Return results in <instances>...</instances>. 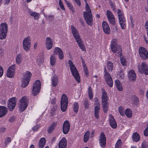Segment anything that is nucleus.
<instances>
[{"label": "nucleus", "mask_w": 148, "mask_h": 148, "mask_svg": "<svg viewBox=\"0 0 148 148\" xmlns=\"http://www.w3.org/2000/svg\"><path fill=\"white\" fill-rule=\"evenodd\" d=\"M118 40L115 38L113 39L110 42V47L112 52L116 56H121L122 48L121 46L117 44Z\"/></svg>", "instance_id": "f257e3e1"}, {"label": "nucleus", "mask_w": 148, "mask_h": 148, "mask_svg": "<svg viewBox=\"0 0 148 148\" xmlns=\"http://www.w3.org/2000/svg\"><path fill=\"white\" fill-rule=\"evenodd\" d=\"M86 11L84 12V16L87 23L89 25H92V17L91 10L86 3L85 6Z\"/></svg>", "instance_id": "f03ea898"}, {"label": "nucleus", "mask_w": 148, "mask_h": 148, "mask_svg": "<svg viewBox=\"0 0 148 148\" xmlns=\"http://www.w3.org/2000/svg\"><path fill=\"white\" fill-rule=\"evenodd\" d=\"M68 63L71 73L76 81L78 82L80 81V76L76 66L70 60H68Z\"/></svg>", "instance_id": "7ed1b4c3"}, {"label": "nucleus", "mask_w": 148, "mask_h": 148, "mask_svg": "<svg viewBox=\"0 0 148 148\" xmlns=\"http://www.w3.org/2000/svg\"><path fill=\"white\" fill-rule=\"evenodd\" d=\"M108 98L106 92L104 90H103L101 95V101L103 110L105 112H107L108 109Z\"/></svg>", "instance_id": "20e7f679"}, {"label": "nucleus", "mask_w": 148, "mask_h": 148, "mask_svg": "<svg viewBox=\"0 0 148 148\" xmlns=\"http://www.w3.org/2000/svg\"><path fill=\"white\" fill-rule=\"evenodd\" d=\"M32 75L30 72L27 71L24 75L23 77L22 78L21 86L24 88L26 87L29 84L30 79Z\"/></svg>", "instance_id": "39448f33"}, {"label": "nucleus", "mask_w": 148, "mask_h": 148, "mask_svg": "<svg viewBox=\"0 0 148 148\" xmlns=\"http://www.w3.org/2000/svg\"><path fill=\"white\" fill-rule=\"evenodd\" d=\"M8 31V25L6 23H1L0 25V39H5Z\"/></svg>", "instance_id": "423d86ee"}, {"label": "nucleus", "mask_w": 148, "mask_h": 148, "mask_svg": "<svg viewBox=\"0 0 148 148\" xmlns=\"http://www.w3.org/2000/svg\"><path fill=\"white\" fill-rule=\"evenodd\" d=\"M28 103V101L27 97H23L20 100L19 103V110L22 112L24 111L27 107Z\"/></svg>", "instance_id": "0eeeda50"}, {"label": "nucleus", "mask_w": 148, "mask_h": 148, "mask_svg": "<svg viewBox=\"0 0 148 148\" xmlns=\"http://www.w3.org/2000/svg\"><path fill=\"white\" fill-rule=\"evenodd\" d=\"M41 83L38 80H36L34 83L32 88V93L34 96L38 93L40 89Z\"/></svg>", "instance_id": "6e6552de"}, {"label": "nucleus", "mask_w": 148, "mask_h": 148, "mask_svg": "<svg viewBox=\"0 0 148 148\" xmlns=\"http://www.w3.org/2000/svg\"><path fill=\"white\" fill-rule=\"evenodd\" d=\"M68 103V99L66 95L63 94L62 95L60 102L61 108L62 112H64L66 110Z\"/></svg>", "instance_id": "1a4fd4ad"}, {"label": "nucleus", "mask_w": 148, "mask_h": 148, "mask_svg": "<svg viewBox=\"0 0 148 148\" xmlns=\"http://www.w3.org/2000/svg\"><path fill=\"white\" fill-rule=\"evenodd\" d=\"M104 77L105 80L108 86L112 87L113 85V82L110 75L108 72L106 68L104 69Z\"/></svg>", "instance_id": "9d476101"}, {"label": "nucleus", "mask_w": 148, "mask_h": 148, "mask_svg": "<svg viewBox=\"0 0 148 148\" xmlns=\"http://www.w3.org/2000/svg\"><path fill=\"white\" fill-rule=\"evenodd\" d=\"M138 68L140 74L144 73L148 75V66L145 63L143 62L140 65L138 64Z\"/></svg>", "instance_id": "9b49d317"}, {"label": "nucleus", "mask_w": 148, "mask_h": 148, "mask_svg": "<svg viewBox=\"0 0 148 148\" xmlns=\"http://www.w3.org/2000/svg\"><path fill=\"white\" fill-rule=\"evenodd\" d=\"M23 49L26 51H28L31 47V39L29 36L26 37L24 38L23 42Z\"/></svg>", "instance_id": "f8f14e48"}, {"label": "nucleus", "mask_w": 148, "mask_h": 148, "mask_svg": "<svg viewBox=\"0 0 148 148\" xmlns=\"http://www.w3.org/2000/svg\"><path fill=\"white\" fill-rule=\"evenodd\" d=\"M16 65L13 64L9 67L7 72V76L9 78L13 77L15 74Z\"/></svg>", "instance_id": "ddd939ff"}, {"label": "nucleus", "mask_w": 148, "mask_h": 148, "mask_svg": "<svg viewBox=\"0 0 148 148\" xmlns=\"http://www.w3.org/2000/svg\"><path fill=\"white\" fill-rule=\"evenodd\" d=\"M139 53L140 56L143 59H146L148 58V53L147 50L143 47H140L139 49Z\"/></svg>", "instance_id": "4468645a"}, {"label": "nucleus", "mask_w": 148, "mask_h": 148, "mask_svg": "<svg viewBox=\"0 0 148 148\" xmlns=\"http://www.w3.org/2000/svg\"><path fill=\"white\" fill-rule=\"evenodd\" d=\"M106 15L108 20L111 24L114 25L115 23V20L114 16L112 12L108 10L106 12Z\"/></svg>", "instance_id": "2eb2a0df"}, {"label": "nucleus", "mask_w": 148, "mask_h": 148, "mask_svg": "<svg viewBox=\"0 0 148 148\" xmlns=\"http://www.w3.org/2000/svg\"><path fill=\"white\" fill-rule=\"evenodd\" d=\"M16 98L14 97L8 100V107L10 110L12 111L16 105Z\"/></svg>", "instance_id": "dca6fc26"}, {"label": "nucleus", "mask_w": 148, "mask_h": 148, "mask_svg": "<svg viewBox=\"0 0 148 148\" xmlns=\"http://www.w3.org/2000/svg\"><path fill=\"white\" fill-rule=\"evenodd\" d=\"M71 27L72 33L76 41L81 38L76 28L73 25H71Z\"/></svg>", "instance_id": "f3484780"}, {"label": "nucleus", "mask_w": 148, "mask_h": 148, "mask_svg": "<svg viewBox=\"0 0 148 148\" xmlns=\"http://www.w3.org/2000/svg\"><path fill=\"white\" fill-rule=\"evenodd\" d=\"M99 140L100 146L102 147H104L106 144V137L103 133H101Z\"/></svg>", "instance_id": "a211bd4d"}, {"label": "nucleus", "mask_w": 148, "mask_h": 148, "mask_svg": "<svg viewBox=\"0 0 148 148\" xmlns=\"http://www.w3.org/2000/svg\"><path fill=\"white\" fill-rule=\"evenodd\" d=\"M53 42L52 39L49 37H47L45 40V45L47 50H50L52 47Z\"/></svg>", "instance_id": "6ab92c4d"}, {"label": "nucleus", "mask_w": 148, "mask_h": 148, "mask_svg": "<svg viewBox=\"0 0 148 148\" xmlns=\"http://www.w3.org/2000/svg\"><path fill=\"white\" fill-rule=\"evenodd\" d=\"M70 128V125L69 122L68 121H65L63 124V133L65 134H67L69 132Z\"/></svg>", "instance_id": "aec40b11"}, {"label": "nucleus", "mask_w": 148, "mask_h": 148, "mask_svg": "<svg viewBox=\"0 0 148 148\" xmlns=\"http://www.w3.org/2000/svg\"><path fill=\"white\" fill-rule=\"evenodd\" d=\"M128 77L129 79L132 82L135 81L136 79V75L135 72L134 70L129 71L128 73Z\"/></svg>", "instance_id": "412c9836"}, {"label": "nucleus", "mask_w": 148, "mask_h": 148, "mask_svg": "<svg viewBox=\"0 0 148 148\" xmlns=\"http://www.w3.org/2000/svg\"><path fill=\"white\" fill-rule=\"evenodd\" d=\"M102 27L104 32L107 34H109L110 32V28L108 23L105 21L102 23Z\"/></svg>", "instance_id": "4be33fe9"}, {"label": "nucleus", "mask_w": 148, "mask_h": 148, "mask_svg": "<svg viewBox=\"0 0 148 148\" xmlns=\"http://www.w3.org/2000/svg\"><path fill=\"white\" fill-rule=\"evenodd\" d=\"M120 24L122 29H124L126 26L125 24V20L123 15H121L118 17Z\"/></svg>", "instance_id": "5701e85b"}, {"label": "nucleus", "mask_w": 148, "mask_h": 148, "mask_svg": "<svg viewBox=\"0 0 148 148\" xmlns=\"http://www.w3.org/2000/svg\"><path fill=\"white\" fill-rule=\"evenodd\" d=\"M109 122L110 126L112 128L114 129L116 128L117 127L116 123L115 121L113 116L111 115H109Z\"/></svg>", "instance_id": "b1692460"}, {"label": "nucleus", "mask_w": 148, "mask_h": 148, "mask_svg": "<svg viewBox=\"0 0 148 148\" xmlns=\"http://www.w3.org/2000/svg\"><path fill=\"white\" fill-rule=\"evenodd\" d=\"M67 142L65 138L63 137L60 141L58 147L59 148H66Z\"/></svg>", "instance_id": "393cba45"}, {"label": "nucleus", "mask_w": 148, "mask_h": 148, "mask_svg": "<svg viewBox=\"0 0 148 148\" xmlns=\"http://www.w3.org/2000/svg\"><path fill=\"white\" fill-rule=\"evenodd\" d=\"M8 112L7 109L6 107L0 106V117L4 116Z\"/></svg>", "instance_id": "a878e982"}, {"label": "nucleus", "mask_w": 148, "mask_h": 148, "mask_svg": "<svg viewBox=\"0 0 148 148\" xmlns=\"http://www.w3.org/2000/svg\"><path fill=\"white\" fill-rule=\"evenodd\" d=\"M113 67V63L109 61L107 63L106 67H105L104 69L106 68L108 72V73L112 71Z\"/></svg>", "instance_id": "bb28decb"}, {"label": "nucleus", "mask_w": 148, "mask_h": 148, "mask_svg": "<svg viewBox=\"0 0 148 148\" xmlns=\"http://www.w3.org/2000/svg\"><path fill=\"white\" fill-rule=\"evenodd\" d=\"M76 41L81 49L83 51H86L85 47L82 41V38L76 40Z\"/></svg>", "instance_id": "cd10ccee"}, {"label": "nucleus", "mask_w": 148, "mask_h": 148, "mask_svg": "<svg viewBox=\"0 0 148 148\" xmlns=\"http://www.w3.org/2000/svg\"><path fill=\"white\" fill-rule=\"evenodd\" d=\"M57 123L56 122H53L49 126L47 130V131L49 133H51L54 130L56 127Z\"/></svg>", "instance_id": "c85d7f7f"}, {"label": "nucleus", "mask_w": 148, "mask_h": 148, "mask_svg": "<svg viewBox=\"0 0 148 148\" xmlns=\"http://www.w3.org/2000/svg\"><path fill=\"white\" fill-rule=\"evenodd\" d=\"M115 84L117 89L120 91H122L123 90L122 86L120 81L118 79L115 81Z\"/></svg>", "instance_id": "c756f323"}, {"label": "nucleus", "mask_w": 148, "mask_h": 148, "mask_svg": "<svg viewBox=\"0 0 148 148\" xmlns=\"http://www.w3.org/2000/svg\"><path fill=\"white\" fill-rule=\"evenodd\" d=\"M46 139L44 138H41L39 142V148H43L45 145Z\"/></svg>", "instance_id": "7c9ffc66"}, {"label": "nucleus", "mask_w": 148, "mask_h": 148, "mask_svg": "<svg viewBox=\"0 0 148 148\" xmlns=\"http://www.w3.org/2000/svg\"><path fill=\"white\" fill-rule=\"evenodd\" d=\"M51 82L52 85L54 87H56L58 82V78L56 75H54L51 78Z\"/></svg>", "instance_id": "2f4dec72"}, {"label": "nucleus", "mask_w": 148, "mask_h": 148, "mask_svg": "<svg viewBox=\"0 0 148 148\" xmlns=\"http://www.w3.org/2000/svg\"><path fill=\"white\" fill-rule=\"evenodd\" d=\"M140 136L137 132H135L133 134L132 136V140L134 141L137 142L140 139Z\"/></svg>", "instance_id": "473e14b6"}, {"label": "nucleus", "mask_w": 148, "mask_h": 148, "mask_svg": "<svg viewBox=\"0 0 148 148\" xmlns=\"http://www.w3.org/2000/svg\"><path fill=\"white\" fill-rule=\"evenodd\" d=\"M23 58L21 55L20 54H18L16 57V62L17 64H20L22 62Z\"/></svg>", "instance_id": "72a5a7b5"}, {"label": "nucleus", "mask_w": 148, "mask_h": 148, "mask_svg": "<svg viewBox=\"0 0 148 148\" xmlns=\"http://www.w3.org/2000/svg\"><path fill=\"white\" fill-rule=\"evenodd\" d=\"M56 62V57L54 55H52L50 57V63L51 66H54Z\"/></svg>", "instance_id": "f704fd0d"}, {"label": "nucleus", "mask_w": 148, "mask_h": 148, "mask_svg": "<svg viewBox=\"0 0 148 148\" xmlns=\"http://www.w3.org/2000/svg\"><path fill=\"white\" fill-rule=\"evenodd\" d=\"M82 60H83L82 58ZM82 64L84 69V73L86 76H87L88 74V71L87 67L86 66V64L83 60H82Z\"/></svg>", "instance_id": "c9c22d12"}, {"label": "nucleus", "mask_w": 148, "mask_h": 148, "mask_svg": "<svg viewBox=\"0 0 148 148\" xmlns=\"http://www.w3.org/2000/svg\"><path fill=\"white\" fill-rule=\"evenodd\" d=\"M125 114L126 116L129 118L131 117L132 116V111L129 108H127L125 110Z\"/></svg>", "instance_id": "e433bc0d"}, {"label": "nucleus", "mask_w": 148, "mask_h": 148, "mask_svg": "<svg viewBox=\"0 0 148 148\" xmlns=\"http://www.w3.org/2000/svg\"><path fill=\"white\" fill-rule=\"evenodd\" d=\"M62 51V49L58 47H55L53 50V53L52 55H58Z\"/></svg>", "instance_id": "4c0bfd02"}, {"label": "nucleus", "mask_w": 148, "mask_h": 148, "mask_svg": "<svg viewBox=\"0 0 148 148\" xmlns=\"http://www.w3.org/2000/svg\"><path fill=\"white\" fill-rule=\"evenodd\" d=\"M73 109L74 112L75 113H77L79 109L78 103L77 102L74 103L73 105Z\"/></svg>", "instance_id": "58836bf2"}, {"label": "nucleus", "mask_w": 148, "mask_h": 148, "mask_svg": "<svg viewBox=\"0 0 148 148\" xmlns=\"http://www.w3.org/2000/svg\"><path fill=\"white\" fill-rule=\"evenodd\" d=\"M90 134L89 131H87L85 134L84 136V141L85 143L88 140Z\"/></svg>", "instance_id": "ea45409f"}, {"label": "nucleus", "mask_w": 148, "mask_h": 148, "mask_svg": "<svg viewBox=\"0 0 148 148\" xmlns=\"http://www.w3.org/2000/svg\"><path fill=\"white\" fill-rule=\"evenodd\" d=\"M65 1L68 7L71 10V11L72 12H74V10L71 3L69 1L66 0H65Z\"/></svg>", "instance_id": "a19ab883"}, {"label": "nucleus", "mask_w": 148, "mask_h": 148, "mask_svg": "<svg viewBox=\"0 0 148 148\" xmlns=\"http://www.w3.org/2000/svg\"><path fill=\"white\" fill-rule=\"evenodd\" d=\"M30 15L34 16V19L36 20H38L39 18V14L35 12H33L30 14Z\"/></svg>", "instance_id": "79ce46f5"}, {"label": "nucleus", "mask_w": 148, "mask_h": 148, "mask_svg": "<svg viewBox=\"0 0 148 148\" xmlns=\"http://www.w3.org/2000/svg\"><path fill=\"white\" fill-rule=\"evenodd\" d=\"M88 95L90 99L92 100L93 97V94L90 87H89L88 88Z\"/></svg>", "instance_id": "37998d69"}, {"label": "nucleus", "mask_w": 148, "mask_h": 148, "mask_svg": "<svg viewBox=\"0 0 148 148\" xmlns=\"http://www.w3.org/2000/svg\"><path fill=\"white\" fill-rule=\"evenodd\" d=\"M119 111L120 114L122 116L124 115V108L122 106H120L119 108Z\"/></svg>", "instance_id": "c03bdc74"}, {"label": "nucleus", "mask_w": 148, "mask_h": 148, "mask_svg": "<svg viewBox=\"0 0 148 148\" xmlns=\"http://www.w3.org/2000/svg\"><path fill=\"white\" fill-rule=\"evenodd\" d=\"M100 109L98 108H96V109H95V117L97 119L99 118V111Z\"/></svg>", "instance_id": "a18cd8bd"}, {"label": "nucleus", "mask_w": 148, "mask_h": 148, "mask_svg": "<svg viewBox=\"0 0 148 148\" xmlns=\"http://www.w3.org/2000/svg\"><path fill=\"white\" fill-rule=\"evenodd\" d=\"M122 144L121 140L120 139L116 143L115 148H121Z\"/></svg>", "instance_id": "49530a36"}, {"label": "nucleus", "mask_w": 148, "mask_h": 148, "mask_svg": "<svg viewBox=\"0 0 148 148\" xmlns=\"http://www.w3.org/2000/svg\"><path fill=\"white\" fill-rule=\"evenodd\" d=\"M11 141V138L8 137H7L5 139L4 141V144L5 145H8L9 143H10Z\"/></svg>", "instance_id": "de8ad7c7"}, {"label": "nucleus", "mask_w": 148, "mask_h": 148, "mask_svg": "<svg viewBox=\"0 0 148 148\" xmlns=\"http://www.w3.org/2000/svg\"><path fill=\"white\" fill-rule=\"evenodd\" d=\"M56 109L55 108H53L51 110L50 113L51 116H53L56 114Z\"/></svg>", "instance_id": "09e8293b"}, {"label": "nucleus", "mask_w": 148, "mask_h": 148, "mask_svg": "<svg viewBox=\"0 0 148 148\" xmlns=\"http://www.w3.org/2000/svg\"><path fill=\"white\" fill-rule=\"evenodd\" d=\"M142 148H147L148 147V143L145 141H144L142 144Z\"/></svg>", "instance_id": "8fccbe9b"}, {"label": "nucleus", "mask_w": 148, "mask_h": 148, "mask_svg": "<svg viewBox=\"0 0 148 148\" xmlns=\"http://www.w3.org/2000/svg\"><path fill=\"white\" fill-rule=\"evenodd\" d=\"M121 62L122 65H125L126 61L124 57H121Z\"/></svg>", "instance_id": "3c124183"}, {"label": "nucleus", "mask_w": 148, "mask_h": 148, "mask_svg": "<svg viewBox=\"0 0 148 148\" xmlns=\"http://www.w3.org/2000/svg\"><path fill=\"white\" fill-rule=\"evenodd\" d=\"M144 134L145 136H148V123L147 124V127L144 131Z\"/></svg>", "instance_id": "603ef678"}, {"label": "nucleus", "mask_w": 148, "mask_h": 148, "mask_svg": "<svg viewBox=\"0 0 148 148\" xmlns=\"http://www.w3.org/2000/svg\"><path fill=\"white\" fill-rule=\"evenodd\" d=\"M58 57L60 60H62L64 58V56L62 51L60 52L58 55Z\"/></svg>", "instance_id": "864d4df0"}, {"label": "nucleus", "mask_w": 148, "mask_h": 148, "mask_svg": "<svg viewBox=\"0 0 148 148\" xmlns=\"http://www.w3.org/2000/svg\"><path fill=\"white\" fill-rule=\"evenodd\" d=\"M139 101L137 97H134L133 103L134 104L136 105H137Z\"/></svg>", "instance_id": "5fc2aeb1"}, {"label": "nucleus", "mask_w": 148, "mask_h": 148, "mask_svg": "<svg viewBox=\"0 0 148 148\" xmlns=\"http://www.w3.org/2000/svg\"><path fill=\"white\" fill-rule=\"evenodd\" d=\"M89 103L88 100L86 99L84 102V105L85 108L86 109H88L89 108Z\"/></svg>", "instance_id": "6e6d98bb"}, {"label": "nucleus", "mask_w": 148, "mask_h": 148, "mask_svg": "<svg viewBox=\"0 0 148 148\" xmlns=\"http://www.w3.org/2000/svg\"><path fill=\"white\" fill-rule=\"evenodd\" d=\"M59 5L62 10H65V8L61 0H59Z\"/></svg>", "instance_id": "4d7b16f0"}, {"label": "nucleus", "mask_w": 148, "mask_h": 148, "mask_svg": "<svg viewBox=\"0 0 148 148\" xmlns=\"http://www.w3.org/2000/svg\"><path fill=\"white\" fill-rule=\"evenodd\" d=\"M95 109H96V108L97 107L99 109H100V104L99 101L95 102Z\"/></svg>", "instance_id": "13d9d810"}, {"label": "nucleus", "mask_w": 148, "mask_h": 148, "mask_svg": "<svg viewBox=\"0 0 148 148\" xmlns=\"http://www.w3.org/2000/svg\"><path fill=\"white\" fill-rule=\"evenodd\" d=\"M40 128L39 125H35L32 128L34 131H36Z\"/></svg>", "instance_id": "bf43d9fd"}, {"label": "nucleus", "mask_w": 148, "mask_h": 148, "mask_svg": "<svg viewBox=\"0 0 148 148\" xmlns=\"http://www.w3.org/2000/svg\"><path fill=\"white\" fill-rule=\"evenodd\" d=\"M117 13L118 17L121 16L123 15V12L122 11L119 9L117 10Z\"/></svg>", "instance_id": "052dcab7"}, {"label": "nucleus", "mask_w": 148, "mask_h": 148, "mask_svg": "<svg viewBox=\"0 0 148 148\" xmlns=\"http://www.w3.org/2000/svg\"><path fill=\"white\" fill-rule=\"evenodd\" d=\"M3 73V68L0 66V77H1Z\"/></svg>", "instance_id": "680f3d73"}, {"label": "nucleus", "mask_w": 148, "mask_h": 148, "mask_svg": "<svg viewBox=\"0 0 148 148\" xmlns=\"http://www.w3.org/2000/svg\"><path fill=\"white\" fill-rule=\"evenodd\" d=\"M145 27L146 30L147 32V35H148V21H147L145 22Z\"/></svg>", "instance_id": "e2e57ef3"}, {"label": "nucleus", "mask_w": 148, "mask_h": 148, "mask_svg": "<svg viewBox=\"0 0 148 148\" xmlns=\"http://www.w3.org/2000/svg\"><path fill=\"white\" fill-rule=\"evenodd\" d=\"M56 101V99L55 98H52L51 100V103L52 104H55Z\"/></svg>", "instance_id": "0e129e2a"}, {"label": "nucleus", "mask_w": 148, "mask_h": 148, "mask_svg": "<svg viewBox=\"0 0 148 148\" xmlns=\"http://www.w3.org/2000/svg\"><path fill=\"white\" fill-rule=\"evenodd\" d=\"M6 130L5 128L4 127H2L0 130V132H3L5 131Z\"/></svg>", "instance_id": "69168bd1"}, {"label": "nucleus", "mask_w": 148, "mask_h": 148, "mask_svg": "<svg viewBox=\"0 0 148 148\" xmlns=\"http://www.w3.org/2000/svg\"><path fill=\"white\" fill-rule=\"evenodd\" d=\"M15 120V117H12L10 118L9 119V121L10 122H12L14 121Z\"/></svg>", "instance_id": "338daca9"}, {"label": "nucleus", "mask_w": 148, "mask_h": 148, "mask_svg": "<svg viewBox=\"0 0 148 148\" xmlns=\"http://www.w3.org/2000/svg\"><path fill=\"white\" fill-rule=\"evenodd\" d=\"M75 2L77 4V5L79 6L81 5V3L79 0H74Z\"/></svg>", "instance_id": "774afa93"}]
</instances>
